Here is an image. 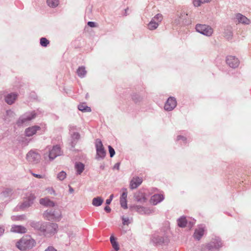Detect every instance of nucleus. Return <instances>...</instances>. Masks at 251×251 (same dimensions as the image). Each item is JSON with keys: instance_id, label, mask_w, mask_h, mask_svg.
I'll list each match as a JSON object with an SVG mask.
<instances>
[{"instance_id": "obj_1", "label": "nucleus", "mask_w": 251, "mask_h": 251, "mask_svg": "<svg viewBox=\"0 0 251 251\" xmlns=\"http://www.w3.org/2000/svg\"><path fill=\"white\" fill-rule=\"evenodd\" d=\"M32 226L43 232L45 236L54 234L58 228V225L54 223H32Z\"/></svg>"}, {"instance_id": "obj_2", "label": "nucleus", "mask_w": 251, "mask_h": 251, "mask_svg": "<svg viewBox=\"0 0 251 251\" xmlns=\"http://www.w3.org/2000/svg\"><path fill=\"white\" fill-rule=\"evenodd\" d=\"M35 245V241L29 236H24L16 243V247L21 251L32 248Z\"/></svg>"}, {"instance_id": "obj_3", "label": "nucleus", "mask_w": 251, "mask_h": 251, "mask_svg": "<svg viewBox=\"0 0 251 251\" xmlns=\"http://www.w3.org/2000/svg\"><path fill=\"white\" fill-rule=\"evenodd\" d=\"M198 32L207 37H210L213 34L214 30L209 25L198 24L195 26Z\"/></svg>"}, {"instance_id": "obj_4", "label": "nucleus", "mask_w": 251, "mask_h": 251, "mask_svg": "<svg viewBox=\"0 0 251 251\" xmlns=\"http://www.w3.org/2000/svg\"><path fill=\"white\" fill-rule=\"evenodd\" d=\"M35 117L36 113L34 111L27 112L19 118L17 122V124L19 126L26 125Z\"/></svg>"}, {"instance_id": "obj_5", "label": "nucleus", "mask_w": 251, "mask_h": 251, "mask_svg": "<svg viewBox=\"0 0 251 251\" xmlns=\"http://www.w3.org/2000/svg\"><path fill=\"white\" fill-rule=\"evenodd\" d=\"M222 246V243L221 240L219 237H216L214 239H212L211 241L202 249V251H206V250L208 251H214L218 250Z\"/></svg>"}, {"instance_id": "obj_6", "label": "nucleus", "mask_w": 251, "mask_h": 251, "mask_svg": "<svg viewBox=\"0 0 251 251\" xmlns=\"http://www.w3.org/2000/svg\"><path fill=\"white\" fill-rule=\"evenodd\" d=\"M35 196L31 192H27L25 194L23 202L21 205V208H26L31 206L33 203Z\"/></svg>"}, {"instance_id": "obj_7", "label": "nucleus", "mask_w": 251, "mask_h": 251, "mask_svg": "<svg viewBox=\"0 0 251 251\" xmlns=\"http://www.w3.org/2000/svg\"><path fill=\"white\" fill-rule=\"evenodd\" d=\"M151 242L155 246H162L167 245L169 242L167 237H163L157 234H155L151 238Z\"/></svg>"}, {"instance_id": "obj_8", "label": "nucleus", "mask_w": 251, "mask_h": 251, "mask_svg": "<svg viewBox=\"0 0 251 251\" xmlns=\"http://www.w3.org/2000/svg\"><path fill=\"white\" fill-rule=\"evenodd\" d=\"M97 159H103L106 155L105 151L101 141L100 139H97L95 142Z\"/></svg>"}, {"instance_id": "obj_9", "label": "nucleus", "mask_w": 251, "mask_h": 251, "mask_svg": "<svg viewBox=\"0 0 251 251\" xmlns=\"http://www.w3.org/2000/svg\"><path fill=\"white\" fill-rule=\"evenodd\" d=\"M26 158L29 162L37 164L40 162L41 156L36 151L31 150L27 153Z\"/></svg>"}, {"instance_id": "obj_10", "label": "nucleus", "mask_w": 251, "mask_h": 251, "mask_svg": "<svg viewBox=\"0 0 251 251\" xmlns=\"http://www.w3.org/2000/svg\"><path fill=\"white\" fill-rule=\"evenodd\" d=\"M43 217L48 221L59 220L61 214L60 212L57 213L55 210H47L44 213Z\"/></svg>"}, {"instance_id": "obj_11", "label": "nucleus", "mask_w": 251, "mask_h": 251, "mask_svg": "<svg viewBox=\"0 0 251 251\" xmlns=\"http://www.w3.org/2000/svg\"><path fill=\"white\" fill-rule=\"evenodd\" d=\"M62 151L60 147L58 145L52 147L51 149H49V157L50 160H53L57 156L61 155Z\"/></svg>"}, {"instance_id": "obj_12", "label": "nucleus", "mask_w": 251, "mask_h": 251, "mask_svg": "<svg viewBox=\"0 0 251 251\" xmlns=\"http://www.w3.org/2000/svg\"><path fill=\"white\" fill-rule=\"evenodd\" d=\"M176 99L173 97H169L164 105V109L168 111L173 110L176 106Z\"/></svg>"}, {"instance_id": "obj_13", "label": "nucleus", "mask_w": 251, "mask_h": 251, "mask_svg": "<svg viewBox=\"0 0 251 251\" xmlns=\"http://www.w3.org/2000/svg\"><path fill=\"white\" fill-rule=\"evenodd\" d=\"M226 62L227 64L232 68L237 67L240 63L239 59L235 56L232 55L227 56Z\"/></svg>"}, {"instance_id": "obj_14", "label": "nucleus", "mask_w": 251, "mask_h": 251, "mask_svg": "<svg viewBox=\"0 0 251 251\" xmlns=\"http://www.w3.org/2000/svg\"><path fill=\"white\" fill-rule=\"evenodd\" d=\"M17 97V93H10L5 95L4 100L8 104L11 105L15 102Z\"/></svg>"}, {"instance_id": "obj_15", "label": "nucleus", "mask_w": 251, "mask_h": 251, "mask_svg": "<svg viewBox=\"0 0 251 251\" xmlns=\"http://www.w3.org/2000/svg\"><path fill=\"white\" fill-rule=\"evenodd\" d=\"M41 127L38 126H34L25 129V133L26 136L30 137L35 134L37 131L40 130Z\"/></svg>"}, {"instance_id": "obj_16", "label": "nucleus", "mask_w": 251, "mask_h": 251, "mask_svg": "<svg viewBox=\"0 0 251 251\" xmlns=\"http://www.w3.org/2000/svg\"><path fill=\"white\" fill-rule=\"evenodd\" d=\"M142 182V178L139 177H133L130 182V188L134 189L138 187Z\"/></svg>"}, {"instance_id": "obj_17", "label": "nucleus", "mask_w": 251, "mask_h": 251, "mask_svg": "<svg viewBox=\"0 0 251 251\" xmlns=\"http://www.w3.org/2000/svg\"><path fill=\"white\" fill-rule=\"evenodd\" d=\"M164 196L162 194H155L151 199V202L153 205H156L164 200Z\"/></svg>"}, {"instance_id": "obj_18", "label": "nucleus", "mask_w": 251, "mask_h": 251, "mask_svg": "<svg viewBox=\"0 0 251 251\" xmlns=\"http://www.w3.org/2000/svg\"><path fill=\"white\" fill-rule=\"evenodd\" d=\"M236 19L239 23L242 24L249 25L251 23L249 19L240 13L236 14Z\"/></svg>"}, {"instance_id": "obj_19", "label": "nucleus", "mask_w": 251, "mask_h": 251, "mask_svg": "<svg viewBox=\"0 0 251 251\" xmlns=\"http://www.w3.org/2000/svg\"><path fill=\"white\" fill-rule=\"evenodd\" d=\"M205 231L204 227L202 226H199L197 228L194 234V237L198 240H199L201 237L203 235Z\"/></svg>"}, {"instance_id": "obj_20", "label": "nucleus", "mask_w": 251, "mask_h": 251, "mask_svg": "<svg viewBox=\"0 0 251 251\" xmlns=\"http://www.w3.org/2000/svg\"><path fill=\"white\" fill-rule=\"evenodd\" d=\"M39 203L45 206L46 207H53L55 206L54 202L50 200L48 198H42L40 199Z\"/></svg>"}, {"instance_id": "obj_21", "label": "nucleus", "mask_w": 251, "mask_h": 251, "mask_svg": "<svg viewBox=\"0 0 251 251\" xmlns=\"http://www.w3.org/2000/svg\"><path fill=\"white\" fill-rule=\"evenodd\" d=\"M136 201L140 203H144L147 201L146 195L141 192H137L134 196Z\"/></svg>"}, {"instance_id": "obj_22", "label": "nucleus", "mask_w": 251, "mask_h": 251, "mask_svg": "<svg viewBox=\"0 0 251 251\" xmlns=\"http://www.w3.org/2000/svg\"><path fill=\"white\" fill-rule=\"evenodd\" d=\"M11 231L19 233H24L26 232V229L22 226L13 225L11 227Z\"/></svg>"}, {"instance_id": "obj_23", "label": "nucleus", "mask_w": 251, "mask_h": 251, "mask_svg": "<svg viewBox=\"0 0 251 251\" xmlns=\"http://www.w3.org/2000/svg\"><path fill=\"white\" fill-rule=\"evenodd\" d=\"M75 168L76 170V174L80 175L84 170V165L81 162H76Z\"/></svg>"}, {"instance_id": "obj_24", "label": "nucleus", "mask_w": 251, "mask_h": 251, "mask_svg": "<svg viewBox=\"0 0 251 251\" xmlns=\"http://www.w3.org/2000/svg\"><path fill=\"white\" fill-rule=\"evenodd\" d=\"M72 138V145L73 147H74L77 141L80 139V135L78 132H74L71 134Z\"/></svg>"}, {"instance_id": "obj_25", "label": "nucleus", "mask_w": 251, "mask_h": 251, "mask_svg": "<svg viewBox=\"0 0 251 251\" xmlns=\"http://www.w3.org/2000/svg\"><path fill=\"white\" fill-rule=\"evenodd\" d=\"M76 73L79 77L83 78L85 76L87 71H86L84 67L81 66L79 67L77 69Z\"/></svg>"}, {"instance_id": "obj_26", "label": "nucleus", "mask_w": 251, "mask_h": 251, "mask_svg": "<svg viewBox=\"0 0 251 251\" xmlns=\"http://www.w3.org/2000/svg\"><path fill=\"white\" fill-rule=\"evenodd\" d=\"M103 200L101 197H97L94 198L92 200V204L95 206H99L102 204Z\"/></svg>"}, {"instance_id": "obj_27", "label": "nucleus", "mask_w": 251, "mask_h": 251, "mask_svg": "<svg viewBox=\"0 0 251 251\" xmlns=\"http://www.w3.org/2000/svg\"><path fill=\"white\" fill-rule=\"evenodd\" d=\"M177 224L179 227H184L188 224V221L185 217H181L177 220Z\"/></svg>"}, {"instance_id": "obj_28", "label": "nucleus", "mask_w": 251, "mask_h": 251, "mask_svg": "<svg viewBox=\"0 0 251 251\" xmlns=\"http://www.w3.org/2000/svg\"><path fill=\"white\" fill-rule=\"evenodd\" d=\"M110 242L112 244V247L116 251L119 250V245L118 243L116 241L115 237L112 235L110 238Z\"/></svg>"}, {"instance_id": "obj_29", "label": "nucleus", "mask_w": 251, "mask_h": 251, "mask_svg": "<svg viewBox=\"0 0 251 251\" xmlns=\"http://www.w3.org/2000/svg\"><path fill=\"white\" fill-rule=\"evenodd\" d=\"M225 37L228 40L231 39L232 37V32L230 27H228L225 29L224 32Z\"/></svg>"}, {"instance_id": "obj_30", "label": "nucleus", "mask_w": 251, "mask_h": 251, "mask_svg": "<svg viewBox=\"0 0 251 251\" xmlns=\"http://www.w3.org/2000/svg\"><path fill=\"white\" fill-rule=\"evenodd\" d=\"M144 208V206L138 205H134L130 207L131 210H135L140 214H143Z\"/></svg>"}, {"instance_id": "obj_31", "label": "nucleus", "mask_w": 251, "mask_h": 251, "mask_svg": "<svg viewBox=\"0 0 251 251\" xmlns=\"http://www.w3.org/2000/svg\"><path fill=\"white\" fill-rule=\"evenodd\" d=\"M78 109L82 112H90L91 111V108L87 106L84 103L79 104Z\"/></svg>"}, {"instance_id": "obj_32", "label": "nucleus", "mask_w": 251, "mask_h": 251, "mask_svg": "<svg viewBox=\"0 0 251 251\" xmlns=\"http://www.w3.org/2000/svg\"><path fill=\"white\" fill-rule=\"evenodd\" d=\"M48 6L52 8L57 7L59 3V0H47Z\"/></svg>"}, {"instance_id": "obj_33", "label": "nucleus", "mask_w": 251, "mask_h": 251, "mask_svg": "<svg viewBox=\"0 0 251 251\" xmlns=\"http://www.w3.org/2000/svg\"><path fill=\"white\" fill-rule=\"evenodd\" d=\"M159 25L154 21L151 20L148 25V28L150 30H154L157 28Z\"/></svg>"}, {"instance_id": "obj_34", "label": "nucleus", "mask_w": 251, "mask_h": 251, "mask_svg": "<svg viewBox=\"0 0 251 251\" xmlns=\"http://www.w3.org/2000/svg\"><path fill=\"white\" fill-rule=\"evenodd\" d=\"M162 15L159 13L156 14L154 17H153L152 18L151 20L155 22H157V23L159 25V23H160L162 21Z\"/></svg>"}, {"instance_id": "obj_35", "label": "nucleus", "mask_w": 251, "mask_h": 251, "mask_svg": "<svg viewBox=\"0 0 251 251\" xmlns=\"http://www.w3.org/2000/svg\"><path fill=\"white\" fill-rule=\"evenodd\" d=\"M40 43L41 46L46 47L49 44V41L45 37H42L40 40Z\"/></svg>"}, {"instance_id": "obj_36", "label": "nucleus", "mask_w": 251, "mask_h": 251, "mask_svg": "<svg viewBox=\"0 0 251 251\" xmlns=\"http://www.w3.org/2000/svg\"><path fill=\"white\" fill-rule=\"evenodd\" d=\"M211 0H194L193 4L195 6H199L201 3L209 2Z\"/></svg>"}, {"instance_id": "obj_37", "label": "nucleus", "mask_w": 251, "mask_h": 251, "mask_svg": "<svg viewBox=\"0 0 251 251\" xmlns=\"http://www.w3.org/2000/svg\"><path fill=\"white\" fill-rule=\"evenodd\" d=\"M13 190L11 188H6L2 192V194L5 197H7L12 194Z\"/></svg>"}, {"instance_id": "obj_38", "label": "nucleus", "mask_w": 251, "mask_h": 251, "mask_svg": "<svg viewBox=\"0 0 251 251\" xmlns=\"http://www.w3.org/2000/svg\"><path fill=\"white\" fill-rule=\"evenodd\" d=\"M132 99L136 103L141 101L142 100V98L137 94H133L132 96Z\"/></svg>"}, {"instance_id": "obj_39", "label": "nucleus", "mask_w": 251, "mask_h": 251, "mask_svg": "<svg viewBox=\"0 0 251 251\" xmlns=\"http://www.w3.org/2000/svg\"><path fill=\"white\" fill-rule=\"evenodd\" d=\"M66 177V173L64 171H61L57 174V177L59 180H64Z\"/></svg>"}, {"instance_id": "obj_40", "label": "nucleus", "mask_w": 251, "mask_h": 251, "mask_svg": "<svg viewBox=\"0 0 251 251\" xmlns=\"http://www.w3.org/2000/svg\"><path fill=\"white\" fill-rule=\"evenodd\" d=\"M153 212H154V210L153 209H152L150 207H144L143 214L149 215V214L152 213Z\"/></svg>"}, {"instance_id": "obj_41", "label": "nucleus", "mask_w": 251, "mask_h": 251, "mask_svg": "<svg viewBox=\"0 0 251 251\" xmlns=\"http://www.w3.org/2000/svg\"><path fill=\"white\" fill-rule=\"evenodd\" d=\"M120 204L121 206L124 209L127 208L126 199H122L120 198Z\"/></svg>"}, {"instance_id": "obj_42", "label": "nucleus", "mask_w": 251, "mask_h": 251, "mask_svg": "<svg viewBox=\"0 0 251 251\" xmlns=\"http://www.w3.org/2000/svg\"><path fill=\"white\" fill-rule=\"evenodd\" d=\"M123 224L124 225H128L131 223L132 219L130 220L128 217H122Z\"/></svg>"}, {"instance_id": "obj_43", "label": "nucleus", "mask_w": 251, "mask_h": 251, "mask_svg": "<svg viewBox=\"0 0 251 251\" xmlns=\"http://www.w3.org/2000/svg\"><path fill=\"white\" fill-rule=\"evenodd\" d=\"M122 190L124 191L120 198L122 199H126L127 196V189L126 188H123Z\"/></svg>"}, {"instance_id": "obj_44", "label": "nucleus", "mask_w": 251, "mask_h": 251, "mask_svg": "<svg viewBox=\"0 0 251 251\" xmlns=\"http://www.w3.org/2000/svg\"><path fill=\"white\" fill-rule=\"evenodd\" d=\"M24 215H22V216H13L11 217V219L13 220V221H16V220H22L23 219H24Z\"/></svg>"}, {"instance_id": "obj_45", "label": "nucleus", "mask_w": 251, "mask_h": 251, "mask_svg": "<svg viewBox=\"0 0 251 251\" xmlns=\"http://www.w3.org/2000/svg\"><path fill=\"white\" fill-rule=\"evenodd\" d=\"M108 150H109V152L110 153V156L111 157H112L115 155V151H114V149L111 146H108Z\"/></svg>"}, {"instance_id": "obj_46", "label": "nucleus", "mask_w": 251, "mask_h": 251, "mask_svg": "<svg viewBox=\"0 0 251 251\" xmlns=\"http://www.w3.org/2000/svg\"><path fill=\"white\" fill-rule=\"evenodd\" d=\"M76 129V126H74V125H70L69 126V130H70V133H73L74 132V131Z\"/></svg>"}, {"instance_id": "obj_47", "label": "nucleus", "mask_w": 251, "mask_h": 251, "mask_svg": "<svg viewBox=\"0 0 251 251\" xmlns=\"http://www.w3.org/2000/svg\"><path fill=\"white\" fill-rule=\"evenodd\" d=\"M113 194H111L110 196V197H109V199H107L106 200V204L108 205V204H110L113 198Z\"/></svg>"}, {"instance_id": "obj_48", "label": "nucleus", "mask_w": 251, "mask_h": 251, "mask_svg": "<svg viewBox=\"0 0 251 251\" xmlns=\"http://www.w3.org/2000/svg\"><path fill=\"white\" fill-rule=\"evenodd\" d=\"M181 140L184 143L186 142V138L181 135L177 136V140Z\"/></svg>"}, {"instance_id": "obj_49", "label": "nucleus", "mask_w": 251, "mask_h": 251, "mask_svg": "<svg viewBox=\"0 0 251 251\" xmlns=\"http://www.w3.org/2000/svg\"><path fill=\"white\" fill-rule=\"evenodd\" d=\"M32 175L33 176L38 178H43L45 177L44 176L36 174L35 173H32Z\"/></svg>"}, {"instance_id": "obj_50", "label": "nucleus", "mask_w": 251, "mask_h": 251, "mask_svg": "<svg viewBox=\"0 0 251 251\" xmlns=\"http://www.w3.org/2000/svg\"><path fill=\"white\" fill-rule=\"evenodd\" d=\"M45 251H57V250L55 249L53 247L50 246L47 249H46Z\"/></svg>"}, {"instance_id": "obj_51", "label": "nucleus", "mask_w": 251, "mask_h": 251, "mask_svg": "<svg viewBox=\"0 0 251 251\" xmlns=\"http://www.w3.org/2000/svg\"><path fill=\"white\" fill-rule=\"evenodd\" d=\"M87 25L91 27H94L96 26V24L93 22H88Z\"/></svg>"}, {"instance_id": "obj_52", "label": "nucleus", "mask_w": 251, "mask_h": 251, "mask_svg": "<svg viewBox=\"0 0 251 251\" xmlns=\"http://www.w3.org/2000/svg\"><path fill=\"white\" fill-rule=\"evenodd\" d=\"M195 224V221L193 220L188 222V226L191 228Z\"/></svg>"}, {"instance_id": "obj_53", "label": "nucleus", "mask_w": 251, "mask_h": 251, "mask_svg": "<svg viewBox=\"0 0 251 251\" xmlns=\"http://www.w3.org/2000/svg\"><path fill=\"white\" fill-rule=\"evenodd\" d=\"M104 210H105V211H106L108 213H109V212H110L111 211V208L108 206H105L104 207Z\"/></svg>"}, {"instance_id": "obj_54", "label": "nucleus", "mask_w": 251, "mask_h": 251, "mask_svg": "<svg viewBox=\"0 0 251 251\" xmlns=\"http://www.w3.org/2000/svg\"><path fill=\"white\" fill-rule=\"evenodd\" d=\"M4 231V229L3 226H0V236L2 235Z\"/></svg>"}, {"instance_id": "obj_55", "label": "nucleus", "mask_w": 251, "mask_h": 251, "mask_svg": "<svg viewBox=\"0 0 251 251\" xmlns=\"http://www.w3.org/2000/svg\"><path fill=\"white\" fill-rule=\"evenodd\" d=\"M119 167H120V163H117L114 165V169H116L117 170H119Z\"/></svg>"}, {"instance_id": "obj_56", "label": "nucleus", "mask_w": 251, "mask_h": 251, "mask_svg": "<svg viewBox=\"0 0 251 251\" xmlns=\"http://www.w3.org/2000/svg\"><path fill=\"white\" fill-rule=\"evenodd\" d=\"M69 192L72 193L74 192V189L73 188H72L71 187H70V188H69Z\"/></svg>"}, {"instance_id": "obj_57", "label": "nucleus", "mask_w": 251, "mask_h": 251, "mask_svg": "<svg viewBox=\"0 0 251 251\" xmlns=\"http://www.w3.org/2000/svg\"><path fill=\"white\" fill-rule=\"evenodd\" d=\"M2 214V212L1 211H0V216H1Z\"/></svg>"}]
</instances>
